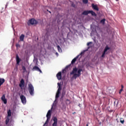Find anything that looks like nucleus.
I'll list each match as a JSON object with an SVG mask.
<instances>
[{
  "mask_svg": "<svg viewBox=\"0 0 126 126\" xmlns=\"http://www.w3.org/2000/svg\"><path fill=\"white\" fill-rule=\"evenodd\" d=\"M123 89H121V90H120V91H119V94H121V92H122V91H123Z\"/></svg>",
  "mask_w": 126,
  "mask_h": 126,
  "instance_id": "34",
  "label": "nucleus"
},
{
  "mask_svg": "<svg viewBox=\"0 0 126 126\" xmlns=\"http://www.w3.org/2000/svg\"><path fill=\"white\" fill-rule=\"evenodd\" d=\"M15 0V1H16V0Z\"/></svg>",
  "mask_w": 126,
  "mask_h": 126,
  "instance_id": "42",
  "label": "nucleus"
},
{
  "mask_svg": "<svg viewBox=\"0 0 126 126\" xmlns=\"http://www.w3.org/2000/svg\"><path fill=\"white\" fill-rule=\"evenodd\" d=\"M49 120H50V119L47 118L46 121L45 122V124H44L43 126H46V125H47V124H48V122H49Z\"/></svg>",
  "mask_w": 126,
  "mask_h": 126,
  "instance_id": "28",
  "label": "nucleus"
},
{
  "mask_svg": "<svg viewBox=\"0 0 126 126\" xmlns=\"http://www.w3.org/2000/svg\"><path fill=\"white\" fill-rule=\"evenodd\" d=\"M64 95H65V92L63 91L62 92V97H64Z\"/></svg>",
  "mask_w": 126,
  "mask_h": 126,
  "instance_id": "27",
  "label": "nucleus"
},
{
  "mask_svg": "<svg viewBox=\"0 0 126 126\" xmlns=\"http://www.w3.org/2000/svg\"><path fill=\"white\" fill-rule=\"evenodd\" d=\"M82 54H83V53L81 52V55H82Z\"/></svg>",
  "mask_w": 126,
  "mask_h": 126,
  "instance_id": "37",
  "label": "nucleus"
},
{
  "mask_svg": "<svg viewBox=\"0 0 126 126\" xmlns=\"http://www.w3.org/2000/svg\"><path fill=\"white\" fill-rule=\"evenodd\" d=\"M5 81V80H4V79L0 78V86H1V85L4 83Z\"/></svg>",
  "mask_w": 126,
  "mask_h": 126,
  "instance_id": "15",
  "label": "nucleus"
},
{
  "mask_svg": "<svg viewBox=\"0 0 126 126\" xmlns=\"http://www.w3.org/2000/svg\"><path fill=\"white\" fill-rule=\"evenodd\" d=\"M89 13H91V14L93 16H97V14H96V13H95L94 11L92 10H88V11H84L83 13L82 14L83 15H88Z\"/></svg>",
  "mask_w": 126,
  "mask_h": 126,
  "instance_id": "2",
  "label": "nucleus"
},
{
  "mask_svg": "<svg viewBox=\"0 0 126 126\" xmlns=\"http://www.w3.org/2000/svg\"><path fill=\"white\" fill-rule=\"evenodd\" d=\"M77 58H78V56L77 57L74 58V59L72 60V61H71V63H72V64H73V63H74L76 62V60H77Z\"/></svg>",
  "mask_w": 126,
  "mask_h": 126,
  "instance_id": "19",
  "label": "nucleus"
},
{
  "mask_svg": "<svg viewBox=\"0 0 126 126\" xmlns=\"http://www.w3.org/2000/svg\"><path fill=\"white\" fill-rule=\"evenodd\" d=\"M57 48H58V50L59 52H61V51H62V48H61V47H60V46L58 45Z\"/></svg>",
  "mask_w": 126,
  "mask_h": 126,
  "instance_id": "26",
  "label": "nucleus"
},
{
  "mask_svg": "<svg viewBox=\"0 0 126 126\" xmlns=\"http://www.w3.org/2000/svg\"><path fill=\"white\" fill-rule=\"evenodd\" d=\"M22 69L23 70V72H25V71H26V68L25 67V66H23Z\"/></svg>",
  "mask_w": 126,
  "mask_h": 126,
  "instance_id": "25",
  "label": "nucleus"
},
{
  "mask_svg": "<svg viewBox=\"0 0 126 126\" xmlns=\"http://www.w3.org/2000/svg\"><path fill=\"white\" fill-rule=\"evenodd\" d=\"M92 7L94 9V10H96V11H99V8L97 5L94 4V3L92 4Z\"/></svg>",
  "mask_w": 126,
  "mask_h": 126,
  "instance_id": "7",
  "label": "nucleus"
},
{
  "mask_svg": "<svg viewBox=\"0 0 126 126\" xmlns=\"http://www.w3.org/2000/svg\"><path fill=\"white\" fill-rule=\"evenodd\" d=\"M16 47H17V48H20V44H16Z\"/></svg>",
  "mask_w": 126,
  "mask_h": 126,
  "instance_id": "30",
  "label": "nucleus"
},
{
  "mask_svg": "<svg viewBox=\"0 0 126 126\" xmlns=\"http://www.w3.org/2000/svg\"><path fill=\"white\" fill-rule=\"evenodd\" d=\"M66 101H69V100H68V99H67Z\"/></svg>",
  "mask_w": 126,
  "mask_h": 126,
  "instance_id": "40",
  "label": "nucleus"
},
{
  "mask_svg": "<svg viewBox=\"0 0 126 126\" xmlns=\"http://www.w3.org/2000/svg\"><path fill=\"white\" fill-rule=\"evenodd\" d=\"M16 64H17V65H19V63L21 62V59H20L19 56H18V55L17 54L16 55Z\"/></svg>",
  "mask_w": 126,
  "mask_h": 126,
  "instance_id": "6",
  "label": "nucleus"
},
{
  "mask_svg": "<svg viewBox=\"0 0 126 126\" xmlns=\"http://www.w3.org/2000/svg\"><path fill=\"white\" fill-rule=\"evenodd\" d=\"M53 121H54V123L52 124V126H58V118H57V117H54L53 118Z\"/></svg>",
  "mask_w": 126,
  "mask_h": 126,
  "instance_id": "5",
  "label": "nucleus"
},
{
  "mask_svg": "<svg viewBox=\"0 0 126 126\" xmlns=\"http://www.w3.org/2000/svg\"><path fill=\"white\" fill-rule=\"evenodd\" d=\"M105 54H106V53L105 52H103L101 55V58H104V57H105Z\"/></svg>",
  "mask_w": 126,
  "mask_h": 126,
  "instance_id": "29",
  "label": "nucleus"
},
{
  "mask_svg": "<svg viewBox=\"0 0 126 126\" xmlns=\"http://www.w3.org/2000/svg\"><path fill=\"white\" fill-rule=\"evenodd\" d=\"M29 23H30V24H32V25H34V24H37V23H38L37 21L34 19H32L30 20L29 21Z\"/></svg>",
  "mask_w": 126,
  "mask_h": 126,
  "instance_id": "4",
  "label": "nucleus"
},
{
  "mask_svg": "<svg viewBox=\"0 0 126 126\" xmlns=\"http://www.w3.org/2000/svg\"><path fill=\"white\" fill-rule=\"evenodd\" d=\"M32 70L34 71V70H36L37 71H39V72L42 73V70L40 69V68L37 66H34Z\"/></svg>",
  "mask_w": 126,
  "mask_h": 126,
  "instance_id": "9",
  "label": "nucleus"
},
{
  "mask_svg": "<svg viewBox=\"0 0 126 126\" xmlns=\"http://www.w3.org/2000/svg\"><path fill=\"white\" fill-rule=\"evenodd\" d=\"M90 44H92V42H88L87 43V46H90Z\"/></svg>",
  "mask_w": 126,
  "mask_h": 126,
  "instance_id": "31",
  "label": "nucleus"
},
{
  "mask_svg": "<svg viewBox=\"0 0 126 126\" xmlns=\"http://www.w3.org/2000/svg\"><path fill=\"white\" fill-rule=\"evenodd\" d=\"M24 79H22L19 84L20 87H24Z\"/></svg>",
  "mask_w": 126,
  "mask_h": 126,
  "instance_id": "14",
  "label": "nucleus"
},
{
  "mask_svg": "<svg viewBox=\"0 0 126 126\" xmlns=\"http://www.w3.org/2000/svg\"><path fill=\"white\" fill-rule=\"evenodd\" d=\"M120 122L121 123V124H124L125 123V121L124 120H121Z\"/></svg>",
  "mask_w": 126,
  "mask_h": 126,
  "instance_id": "32",
  "label": "nucleus"
},
{
  "mask_svg": "<svg viewBox=\"0 0 126 126\" xmlns=\"http://www.w3.org/2000/svg\"><path fill=\"white\" fill-rule=\"evenodd\" d=\"M11 110L10 109H9L7 111V117H11Z\"/></svg>",
  "mask_w": 126,
  "mask_h": 126,
  "instance_id": "20",
  "label": "nucleus"
},
{
  "mask_svg": "<svg viewBox=\"0 0 126 126\" xmlns=\"http://www.w3.org/2000/svg\"><path fill=\"white\" fill-rule=\"evenodd\" d=\"M47 11H48V12H49V13H51V11H49L47 10Z\"/></svg>",
  "mask_w": 126,
  "mask_h": 126,
  "instance_id": "36",
  "label": "nucleus"
},
{
  "mask_svg": "<svg viewBox=\"0 0 126 126\" xmlns=\"http://www.w3.org/2000/svg\"><path fill=\"white\" fill-rule=\"evenodd\" d=\"M58 85L59 88L57 92L61 93V91L62 90V85H61V84H60L59 83H58Z\"/></svg>",
  "mask_w": 126,
  "mask_h": 126,
  "instance_id": "16",
  "label": "nucleus"
},
{
  "mask_svg": "<svg viewBox=\"0 0 126 126\" xmlns=\"http://www.w3.org/2000/svg\"><path fill=\"white\" fill-rule=\"evenodd\" d=\"M74 75H73V77L75 79H76V78H77V75H75V76H74V74H73Z\"/></svg>",
  "mask_w": 126,
  "mask_h": 126,
  "instance_id": "33",
  "label": "nucleus"
},
{
  "mask_svg": "<svg viewBox=\"0 0 126 126\" xmlns=\"http://www.w3.org/2000/svg\"><path fill=\"white\" fill-rule=\"evenodd\" d=\"M29 92L31 96H34V87L31 83H30L28 85Z\"/></svg>",
  "mask_w": 126,
  "mask_h": 126,
  "instance_id": "1",
  "label": "nucleus"
},
{
  "mask_svg": "<svg viewBox=\"0 0 126 126\" xmlns=\"http://www.w3.org/2000/svg\"><path fill=\"white\" fill-rule=\"evenodd\" d=\"M76 72H77V68L75 67L73 68L72 72H71L70 74H71V75H72V74H76Z\"/></svg>",
  "mask_w": 126,
  "mask_h": 126,
  "instance_id": "12",
  "label": "nucleus"
},
{
  "mask_svg": "<svg viewBox=\"0 0 126 126\" xmlns=\"http://www.w3.org/2000/svg\"><path fill=\"white\" fill-rule=\"evenodd\" d=\"M66 67H67V68L68 67V66H67Z\"/></svg>",
  "mask_w": 126,
  "mask_h": 126,
  "instance_id": "39",
  "label": "nucleus"
},
{
  "mask_svg": "<svg viewBox=\"0 0 126 126\" xmlns=\"http://www.w3.org/2000/svg\"><path fill=\"white\" fill-rule=\"evenodd\" d=\"M79 107H80V104H79Z\"/></svg>",
  "mask_w": 126,
  "mask_h": 126,
  "instance_id": "41",
  "label": "nucleus"
},
{
  "mask_svg": "<svg viewBox=\"0 0 126 126\" xmlns=\"http://www.w3.org/2000/svg\"><path fill=\"white\" fill-rule=\"evenodd\" d=\"M121 87H122V89H124V85H122Z\"/></svg>",
  "mask_w": 126,
  "mask_h": 126,
  "instance_id": "35",
  "label": "nucleus"
},
{
  "mask_svg": "<svg viewBox=\"0 0 126 126\" xmlns=\"http://www.w3.org/2000/svg\"><path fill=\"white\" fill-rule=\"evenodd\" d=\"M1 100L3 102L4 104L7 103V100L5 98V95L3 94L1 97Z\"/></svg>",
  "mask_w": 126,
  "mask_h": 126,
  "instance_id": "8",
  "label": "nucleus"
},
{
  "mask_svg": "<svg viewBox=\"0 0 126 126\" xmlns=\"http://www.w3.org/2000/svg\"><path fill=\"white\" fill-rule=\"evenodd\" d=\"M105 21H106V19H103L100 21V23H102V24H105Z\"/></svg>",
  "mask_w": 126,
  "mask_h": 126,
  "instance_id": "23",
  "label": "nucleus"
},
{
  "mask_svg": "<svg viewBox=\"0 0 126 126\" xmlns=\"http://www.w3.org/2000/svg\"><path fill=\"white\" fill-rule=\"evenodd\" d=\"M116 0V1H119V0Z\"/></svg>",
  "mask_w": 126,
  "mask_h": 126,
  "instance_id": "38",
  "label": "nucleus"
},
{
  "mask_svg": "<svg viewBox=\"0 0 126 126\" xmlns=\"http://www.w3.org/2000/svg\"><path fill=\"white\" fill-rule=\"evenodd\" d=\"M56 76L58 80H61V79H62V72H58V73L57 74Z\"/></svg>",
  "mask_w": 126,
  "mask_h": 126,
  "instance_id": "13",
  "label": "nucleus"
},
{
  "mask_svg": "<svg viewBox=\"0 0 126 126\" xmlns=\"http://www.w3.org/2000/svg\"><path fill=\"white\" fill-rule=\"evenodd\" d=\"M21 100L22 101V103L24 104V105H25L26 104V97L24 95H22L20 96Z\"/></svg>",
  "mask_w": 126,
  "mask_h": 126,
  "instance_id": "3",
  "label": "nucleus"
},
{
  "mask_svg": "<svg viewBox=\"0 0 126 126\" xmlns=\"http://www.w3.org/2000/svg\"><path fill=\"white\" fill-rule=\"evenodd\" d=\"M109 50H110V47H109V46H108V45H107L105 47L103 52L106 53V52H107Z\"/></svg>",
  "mask_w": 126,
  "mask_h": 126,
  "instance_id": "18",
  "label": "nucleus"
},
{
  "mask_svg": "<svg viewBox=\"0 0 126 126\" xmlns=\"http://www.w3.org/2000/svg\"><path fill=\"white\" fill-rule=\"evenodd\" d=\"M77 71V74H74V76H75V75H77V77H79V76H80V75H81V71H82V69L80 68Z\"/></svg>",
  "mask_w": 126,
  "mask_h": 126,
  "instance_id": "10",
  "label": "nucleus"
},
{
  "mask_svg": "<svg viewBox=\"0 0 126 126\" xmlns=\"http://www.w3.org/2000/svg\"><path fill=\"white\" fill-rule=\"evenodd\" d=\"M83 3H85V4H86L87 3H88V0H83Z\"/></svg>",
  "mask_w": 126,
  "mask_h": 126,
  "instance_id": "24",
  "label": "nucleus"
},
{
  "mask_svg": "<svg viewBox=\"0 0 126 126\" xmlns=\"http://www.w3.org/2000/svg\"><path fill=\"white\" fill-rule=\"evenodd\" d=\"M51 116H52V110H49L46 115L47 119H51Z\"/></svg>",
  "mask_w": 126,
  "mask_h": 126,
  "instance_id": "11",
  "label": "nucleus"
},
{
  "mask_svg": "<svg viewBox=\"0 0 126 126\" xmlns=\"http://www.w3.org/2000/svg\"><path fill=\"white\" fill-rule=\"evenodd\" d=\"M8 123H9V118L7 117L5 121V124L8 125Z\"/></svg>",
  "mask_w": 126,
  "mask_h": 126,
  "instance_id": "22",
  "label": "nucleus"
},
{
  "mask_svg": "<svg viewBox=\"0 0 126 126\" xmlns=\"http://www.w3.org/2000/svg\"><path fill=\"white\" fill-rule=\"evenodd\" d=\"M25 37V35L23 34H22L21 36H20V40L23 41H24V37Z\"/></svg>",
  "mask_w": 126,
  "mask_h": 126,
  "instance_id": "17",
  "label": "nucleus"
},
{
  "mask_svg": "<svg viewBox=\"0 0 126 126\" xmlns=\"http://www.w3.org/2000/svg\"><path fill=\"white\" fill-rule=\"evenodd\" d=\"M61 93H60L59 92H57L56 95V99H58V98H59V97H60V94Z\"/></svg>",
  "mask_w": 126,
  "mask_h": 126,
  "instance_id": "21",
  "label": "nucleus"
}]
</instances>
